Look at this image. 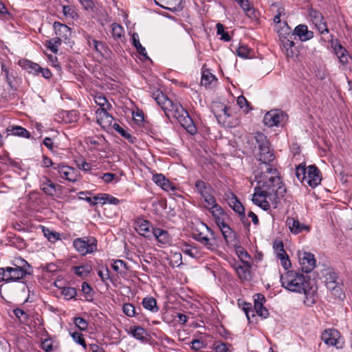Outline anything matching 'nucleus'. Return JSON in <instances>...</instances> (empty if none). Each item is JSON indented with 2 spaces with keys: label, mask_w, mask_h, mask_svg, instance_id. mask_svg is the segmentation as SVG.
<instances>
[{
  "label": "nucleus",
  "mask_w": 352,
  "mask_h": 352,
  "mask_svg": "<svg viewBox=\"0 0 352 352\" xmlns=\"http://www.w3.org/2000/svg\"><path fill=\"white\" fill-rule=\"evenodd\" d=\"M270 146L258 148V160L261 163L255 171L257 186L252 198L253 203L264 210H268L271 204L276 208L279 199L286 192L278 171L270 164L274 160Z\"/></svg>",
  "instance_id": "f257e3e1"
},
{
  "label": "nucleus",
  "mask_w": 352,
  "mask_h": 352,
  "mask_svg": "<svg viewBox=\"0 0 352 352\" xmlns=\"http://www.w3.org/2000/svg\"><path fill=\"white\" fill-rule=\"evenodd\" d=\"M153 98L164 110L168 118L170 117L176 118L186 132H194L195 131V126L192 118L182 105L173 102L160 90H157L153 94Z\"/></svg>",
  "instance_id": "f03ea898"
},
{
  "label": "nucleus",
  "mask_w": 352,
  "mask_h": 352,
  "mask_svg": "<svg viewBox=\"0 0 352 352\" xmlns=\"http://www.w3.org/2000/svg\"><path fill=\"white\" fill-rule=\"evenodd\" d=\"M10 264L11 266L0 267V282H20L33 274L32 265L21 257L14 258Z\"/></svg>",
  "instance_id": "7ed1b4c3"
},
{
  "label": "nucleus",
  "mask_w": 352,
  "mask_h": 352,
  "mask_svg": "<svg viewBox=\"0 0 352 352\" xmlns=\"http://www.w3.org/2000/svg\"><path fill=\"white\" fill-rule=\"evenodd\" d=\"M311 280L308 276H305L294 270L287 271L281 275V285L286 289L296 293H302Z\"/></svg>",
  "instance_id": "20e7f679"
},
{
  "label": "nucleus",
  "mask_w": 352,
  "mask_h": 352,
  "mask_svg": "<svg viewBox=\"0 0 352 352\" xmlns=\"http://www.w3.org/2000/svg\"><path fill=\"white\" fill-rule=\"evenodd\" d=\"M296 176L300 182L309 185L311 188L316 187L322 180L321 173L315 165L307 167L300 164L298 165L296 168Z\"/></svg>",
  "instance_id": "39448f33"
},
{
  "label": "nucleus",
  "mask_w": 352,
  "mask_h": 352,
  "mask_svg": "<svg viewBox=\"0 0 352 352\" xmlns=\"http://www.w3.org/2000/svg\"><path fill=\"white\" fill-rule=\"evenodd\" d=\"M288 121L287 114L280 109H272L263 117V123L270 127L283 126Z\"/></svg>",
  "instance_id": "423d86ee"
},
{
  "label": "nucleus",
  "mask_w": 352,
  "mask_h": 352,
  "mask_svg": "<svg viewBox=\"0 0 352 352\" xmlns=\"http://www.w3.org/2000/svg\"><path fill=\"white\" fill-rule=\"evenodd\" d=\"M73 245L81 255L91 254L97 250V241L94 237L77 238L73 241Z\"/></svg>",
  "instance_id": "0eeeda50"
},
{
  "label": "nucleus",
  "mask_w": 352,
  "mask_h": 352,
  "mask_svg": "<svg viewBox=\"0 0 352 352\" xmlns=\"http://www.w3.org/2000/svg\"><path fill=\"white\" fill-rule=\"evenodd\" d=\"M195 188L205 202V207L214 206L216 202L214 197L212 195L213 189L210 184H206L202 180H197L195 182Z\"/></svg>",
  "instance_id": "6e6552de"
},
{
  "label": "nucleus",
  "mask_w": 352,
  "mask_h": 352,
  "mask_svg": "<svg viewBox=\"0 0 352 352\" xmlns=\"http://www.w3.org/2000/svg\"><path fill=\"white\" fill-rule=\"evenodd\" d=\"M80 199L86 201L92 206H96L98 204H105L109 203L113 205H118L120 201L115 197L107 193H100L93 197H80Z\"/></svg>",
  "instance_id": "1a4fd4ad"
},
{
  "label": "nucleus",
  "mask_w": 352,
  "mask_h": 352,
  "mask_svg": "<svg viewBox=\"0 0 352 352\" xmlns=\"http://www.w3.org/2000/svg\"><path fill=\"white\" fill-rule=\"evenodd\" d=\"M300 269L303 272L309 273L316 267V259L312 253L303 252L298 254Z\"/></svg>",
  "instance_id": "9d476101"
},
{
  "label": "nucleus",
  "mask_w": 352,
  "mask_h": 352,
  "mask_svg": "<svg viewBox=\"0 0 352 352\" xmlns=\"http://www.w3.org/2000/svg\"><path fill=\"white\" fill-rule=\"evenodd\" d=\"M201 228H204L208 233H209V236L206 234L204 237H201V241L199 243L209 250H217L219 245L217 244V237L214 232L204 223H201Z\"/></svg>",
  "instance_id": "9b49d317"
},
{
  "label": "nucleus",
  "mask_w": 352,
  "mask_h": 352,
  "mask_svg": "<svg viewBox=\"0 0 352 352\" xmlns=\"http://www.w3.org/2000/svg\"><path fill=\"white\" fill-rule=\"evenodd\" d=\"M54 170H56L62 179L71 182H75L78 179V174L75 168L65 165L63 163H59L54 166Z\"/></svg>",
  "instance_id": "f8f14e48"
},
{
  "label": "nucleus",
  "mask_w": 352,
  "mask_h": 352,
  "mask_svg": "<svg viewBox=\"0 0 352 352\" xmlns=\"http://www.w3.org/2000/svg\"><path fill=\"white\" fill-rule=\"evenodd\" d=\"M40 186L43 192L51 197L56 195L58 192H60L62 186L52 182L50 178L46 176H43L40 179Z\"/></svg>",
  "instance_id": "ddd939ff"
},
{
  "label": "nucleus",
  "mask_w": 352,
  "mask_h": 352,
  "mask_svg": "<svg viewBox=\"0 0 352 352\" xmlns=\"http://www.w3.org/2000/svg\"><path fill=\"white\" fill-rule=\"evenodd\" d=\"M96 120L98 124L102 130L111 131V123L114 121L113 118L109 113V111H96Z\"/></svg>",
  "instance_id": "4468645a"
},
{
  "label": "nucleus",
  "mask_w": 352,
  "mask_h": 352,
  "mask_svg": "<svg viewBox=\"0 0 352 352\" xmlns=\"http://www.w3.org/2000/svg\"><path fill=\"white\" fill-rule=\"evenodd\" d=\"M126 331L129 335L131 336L142 343H146L148 340V335L146 330L140 325L131 326L126 329Z\"/></svg>",
  "instance_id": "2eb2a0df"
},
{
  "label": "nucleus",
  "mask_w": 352,
  "mask_h": 352,
  "mask_svg": "<svg viewBox=\"0 0 352 352\" xmlns=\"http://www.w3.org/2000/svg\"><path fill=\"white\" fill-rule=\"evenodd\" d=\"M285 223L290 232L294 234H298L304 230L309 232L311 230L309 226L300 223L298 219L293 217H287Z\"/></svg>",
  "instance_id": "dca6fc26"
},
{
  "label": "nucleus",
  "mask_w": 352,
  "mask_h": 352,
  "mask_svg": "<svg viewBox=\"0 0 352 352\" xmlns=\"http://www.w3.org/2000/svg\"><path fill=\"white\" fill-rule=\"evenodd\" d=\"M293 34L294 37L298 36L299 40L302 42L309 41L314 37V32L309 30L307 25L302 24L297 25L294 28Z\"/></svg>",
  "instance_id": "f3484780"
},
{
  "label": "nucleus",
  "mask_w": 352,
  "mask_h": 352,
  "mask_svg": "<svg viewBox=\"0 0 352 352\" xmlns=\"http://www.w3.org/2000/svg\"><path fill=\"white\" fill-rule=\"evenodd\" d=\"M332 47L333 48L334 53L340 60V63L343 65H347L350 56L346 50L338 41L333 43Z\"/></svg>",
  "instance_id": "a211bd4d"
},
{
  "label": "nucleus",
  "mask_w": 352,
  "mask_h": 352,
  "mask_svg": "<svg viewBox=\"0 0 352 352\" xmlns=\"http://www.w3.org/2000/svg\"><path fill=\"white\" fill-rule=\"evenodd\" d=\"M251 264L249 261H244L236 265L235 269L239 278L242 280H250L251 279Z\"/></svg>",
  "instance_id": "6ab92c4d"
},
{
  "label": "nucleus",
  "mask_w": 352,
  "mask_h": 352,
  "mask_svg": "<svg viewBox=\"0 0 352 352\" xmlns=\"http://www.w3.org/2000/svg\"><path fill=\"white\" fill-rule=\"evenodd\" d=\"M339 332L334 329H325L322 333V340L328 345L334 346L337 344Z\"/></svg>",
  "instance_id": "aec40b11"
},
{
  "label": "nucleus",
  "mask_w": 352,
  "mask_h": 352,
  "mask_svg": "<svg viewBox=\"0 0 352 352\" xmlns=\"http://www.w3.org/2000/svg\"><path fill=\"white\" fill-rule=\"evenodd\" d=\"M94 101L99 106L96 111H109L112 109L111 104L102 94H97L94 96Z\"/></svg>",
  "instance_id": "412c9836"
},
{
  "label": "nucleus",
  "mask_w": 352,
  "mask_h": 352,
  "mask_svg": "<svg viewBox=\"0 0 352 352\" xmlns=\"http://www.w3.org/2000/svg\"><path fill=\"white\" fill-rule=\"evenodd\" d=\"M155 3L160 7L170 10L177 11L180 7L182 0H154Z\"/></svg>",
  "instance_id": "4be33fe9"
},
{
  "label": "nucleus",
  "mask_w": 352,
  "mask_h": 352,
  "mask_svg": "<svg viewBox=\"0 0 352 352\" xmlns=\"http://www.w3.org/2000/svg\"><path fill=\"white\" fill-rule=\"evenodd\" d=\"M226 243L228 245H232L236 243V236L231 228L227 224L220 229Z\"/></svg>",
  "instance_id": "5701e85b"
},
{
  "label": "nucleus",
  "mask_w": 352,
  "mask_h": 352,
  "mask_svg": "<svg viewBox=\"0 0 352 352\" xmlns=\"http://www.w3.org/2000/svg\"><path fill=\"white\" fill-rule=\"evenodd\" d=\"M53 27L56 34L60 38H65L66 39L71 34V29L67 25L58 21H55Z\"/></svg>",
  "instance_id": "b1692460"
},
{
  "label": "nucleus",
  "mask_w": 352,
  "mask_h": 352,
  "mask_svg": "<svg viewBox=\"0 0 352 352\" xmlns=\"http://www.w3.org/2000/svg\"><path fill=\"white\" fill-rule=\"evenodd\" d=\"M302 293L305 294L304 302L306 305L311 307L316 302V291L311 286V282Z\"/></svg>",
  "instance_id": "393cba45"
},
{
  "label": "nucleus",
  "mask_w": 352,
  "mask_h": 352,
  "mask_svg": "<svg viewBox=\"0 0 352 352\" xmlns=\"http://www.w3.org/2000/svg\"><path fill=\"white\" fill-rule=\"evenodd\" d=\"M58 118L61 122L65 124H70L78 120V116L76 111H63L58 114Z\"/></svg>",
  "instance_id": "a878e982"
},
{
  "label": "nucleus",
  "mask_w": 352,
  "mask_h": 352,
  "mask_svg": "<svg viewBox=\"0 0 352 352\" xmlns=\"http://www.w3.org/2000/svg\"><path fill=\"white\" fill-rule=\"evenodd\" d=\"M276 32L279 36L280 40L294 36L293 32L286 22H283L280 25H276Z\"/></svg>",
  "instance_id": "bb28decb"
},
{
  "label": "nucleus",
  "mask_w": 352,
  "mask_h": 352,
  "mask_svg": "<svg viewBox=\"0 0 352 352\" xmlns=\"http://www.w3.org/2000/svg\"><path fill=\"white\" fill-rule=\"evenodd\" d=\"M153 233L159 243L163 245H168L170 243V236L166 230L156 228L153 230Z\"/></svg>",
  "instance_id": "cd10ccee"
},
{
  "label": "nucleus",
  "mask_w": 352,
  "mask_h": 352,
  "mask_svg": "<svg viewBox=\"0 0 352 352\" xmlns=\"http://www.w3.org/2000/svg\"><path fill=\"white\" fill-rule=\"evenodd\" d=\"M293 39L294 36L280 39L283 50L285 51V53L287 57H293L294 54V52L292 48L294 47L295 43Z\"/></svg>",
  "instance_id": "c85d7f7f"
},
{
  "label": "nucleus",
  "mask_w": 352,
  "mask_h": 352,
  "mask_svg": "<svg viewBox=\"0 0 352 352\" xmlns=\"http://www.w3.org/2000/svg\"><path fill=\"white\" fill-rule=\"evenodd\" d=\"M149 222L144 219H138L136 222L135 230L142 236L144 237L148 236L150 232Z\"/></svg>",
  "instance_id": "c756f323"
},
{
  "label": "nucleus",
  "mask_w": 352,
  "mask_h": 352,
  "mask_svg": "<svg viewBox=\"0 0 352 352\" xmlns=\"http://www.w3.org/2000/svg\"><path fill=\"white\" fill-rule=\"evenodd\" d=\"M142 304L144 309L149 310L153 313H156L159 311V307L157 305V301L153 297L147 296L144 298Z\"/></svg>",
  "instance_id": "7c9ffc66"
},
{
  "label": "nucleus",
  "mask_w": 352,
  "mask_h": 352,
  "mask_svg": "<svg viewBox=\"0 0 352 352\" xmlns=\"http://www.w3.org/2000/svg\"><path fill=\"white\" fill-rule=\"evenodd\" d=\"M230 205L239 214L241 219L245 217L244 207L235 195H233V197L230 199Z\"/></svg>",
  "instance_id": "2f4dec72"
},
{
  "label": "nucleus",
  "mask_w": 352,
  "mask_h": 352,
  "mask_svg": "<svg viewBox=\"0 0 352 352\" xmlns=\"http://www.w3.org/2000/svg\"><path fill=\"white\" fill-rule=\"evenodd\" d=\"M234 247L236 254L241 261V263L244 261H248L250 259V256L247 252V251L240 245H238L236 243L232 245Z\"/></svg>",
  "instance_id": "473e14b6"
},
{
  "label": "nucleus",
  "mask_w": 352,
  "mask_h": 352,
  "mask_svg": "<svg viewBox=\"0 0 352 352\" xmlns=\"http://www.w3.org/2000/svg\"><path fill=\"white\" fill-rule=\"evenodd\" d=\"M21 65L29 73L33 74H38V69H41V66L39 65L28 60H23Z\"/></svg>",
  "instance_id": "72a5a7b5"
},
{
  "label": "nucleus",
  "mask_w": 352,
  "mask_h": 352,
  "mask_svg": "<svg viewBox=\"0 0 352 352\" xmlns=\"http://www.w3.org/2000/svg\"><path fill=\"white\" fill-rule=\"evenodd\" d=\"M206 208L212 214V217L214 218L227 216V214L224 212L223 208L217 203H214V206H206Z\"/></svg>",
  "instance_id": "f704fd0d"
},
{
  "label": "nucleus",
  "mask_w": 352,
  "mask_h": 352,
  "mask_svg": "<svg viewBox=\"0 0 352 352\" xmlns=\"http://www.w3.org/2000/svg\"><path fill=\"white\" fill-rule=\"evenodd\" d=\"M92 270V267L89 265H83L80 266H75L74 267V273L79 277L87 276Z\"/></svg>",
  "instance_id": "c9c22d12"
},
{
  "label": "nucleus",
  "mask_w": 352,
  "mask_h": 352,
  "mask_svg": "<svg viewBox=\"0 0 352 352\" xmlns=\"http://www.w3.org/2000/svg\"><path fill=\"white\" fill-rule=\"evenodd\" d=\"M42 230L44 236L50 242L54 243L60 239V235L57 232H54L50 229L45 228L44 226L42 227Z\"/></svg>",
  "instance_id": "e433bc0d"
},
{
  "label": "nucleus",
  "mask_w": 352,
  "mask_h": 352,
  "mask_svg": "<svg viewBox=\"0 0 352 352\" xmlns=\"http://www.w3.org/2000/svg\"><path fill=\"white\" fill-rule=\"evenodd\" d=\"M213 349L216 352H232V346L229 343L215 341L213 344Z\"/></svg>",
  "instance_id": "4c0bfd02"
},
{
  "label": "nucleus",
  "mask_w": 352,
  "mask_h": 352,
  "mask_svg": "<svg viewBox=\"0 0 352 352\" xmlns=\"http://www.w3.org/2000/svg\"><path fill=\"white\" fill-rule=\"evenodd\" d=\"M217 79L214 75L210 73L208 70L204 71L202 73L201 83L205 87L210 85L212 82L216 81Z\"/></svg>",
  "instance_id": "58836bf2"
},
{
  "label": "nucleus",
  "mask_w": 352,
  "mask_h": 352,
  "mask_svg": "<svg viewBox=\"0 0 352 352\" xmlns=\"http://www.w3.org/2000/svg\"><path fill=\"white\" fill-rule=\"evenodd\" d=\"M83 294L85 295V298L86 300L87 301H92L94 298V292L91 287V285L87 283L83 282L82 284V289H81Z\"/></svg>",
  "instance_id": "ea45409f"
},
{
  "label": "nucleus",
  "mask_w": 352,
  "mask_h": 352,
  "mask_svg": "<svg viewBox=\"0 0 352 352\" xmlns=\"http://www.w3.org/2000/svg\"><path fill=\"white\" fill-rule=\"evenodd\" d=\"M132 41L133 45L136 48L138 53L142 55L143 56L148 58L146 49L140 44L139 41V36L137 33H134L132 35Z\"/></svg>",
  "instance_id": "a19ab883"
},
{
  "label": "nucleus",
  "mask_w": 352,
  "mask_h": 352,
  "mask_svg": "<svg viewBox=\"0 0 352 352\" xmlns=\"http://www.w3.org/2000/svg\"><path fill=\"white\" fill-rule=\"evenodd\" d=\"M133 120L137 125L146 128L145 125L146 123L144 120V113L142 111L138 109L136 111H133Z\"/></svg>",
  "instance_id": "79ce46f5"
},
{
  "label": "nucleus",
  "mask_w": 352,
  "mask_h": 352,
  "mask_svg": "<svg viewBox=\"0 0 352 352\" xmlns=\"http://www.w3.org/2000/svg\"><path fill=\"white\" fill-rule=\"evenodd\" d=\"M61 44V39L59 37L52 38L47 41L46 46L54 53H57L58 47Z\"/></svg>",
  "instance_id": "37998d69"
},
{
  "label": "nucleus",
  "mask_w": 352,
  "mask_h": 352,
  "mask_svg": "<svg viewBox=\"0 0 352 352\" xmlns=\"http://www.w3.org/2000/svg\"><path fill=\"white\" fill-rule=\"evenodd\" d=\"M263 303L264 302H256L254 305V309L259 316L266 318L269 316V311L263 307Z\"/></svg>",
  "instance_id": "c03bdc74"
},
{
  "label": "nucleus",
  "mask_w": 352,
  "mask_h": 352,
  "mask_svg": "<svg viewBox=\"0 0 352 352\" xmlns=\"http://www.w3.org/2000/svg\"><path fill=\"white\" fill-rule=\"evenodd\" d=\"M254 138L256 139L258 148H264V146H271L269 140L267 139V137L265 135V133H256Z\"/></svg>",
  "instance_id": "a18cd8bd"
},
{
  "label": "nucleus",
  "mask_w": 352,
  "mask_h": 352,
  "mask_svg": "<svg viewBox=\"0 0 352 352\" xmlns=\"http://www.w3.org/2000/svg\"><path fill=\"white\" fill-rule=\"evenodd\" d=\"M111 28H112V35L114 38H120L121 37H122L123 33H124V30L120 25H119L116 23H113L111 25Z\"/></svg>",
  "instance_id": "49530a36"
},
{
  "label": "nucleus",
  "mask_w": 352,
  "mask_h": 352,
  "mask_svg": "<svg viewBox=\"0 0 352 352\" xmlns=\"http://www.w3.org/2000/svg\"><path fill=\"white\" fill-rule=\"evenodd\" d=\"M73 340L78 344H80L85 350L87 349V345L86 344L85 340L83 338V336L81 333L74 332L70 333Z\"/></svg>",
  "instance_id": "de8ad7c7"
},
{
  "label": "nucleus",
  "mask_w": 352,
  "mask_h": 352,
  "mask_svg": "<svg viewBox=\"0 0 352 352\" xmlns=\"http://www.w3.org/2000/svg\"><path fill=\"white\" fill-rule=\"evenodd\" d=\"M229 110H230L229 107H224L223 110H222L223 115L220 114L219 116H217V118L218 121L219 122H221V121L222 120L224 126H226V127H230L231 126L229 124V123H226V120L227 118H229L230 116L229 113H228Z\"/></svg>",
  "instance_id": "09e8293b"
},
{
  "label": "nucleus",
  "mask_w": 352,
  "mask_h": 352,
  "mask_svg": "<svg viewBox=\"0 0 352 352\" xmlns=\"http://www.w3.org/2000/svg\"><path fill=\"white\" fill-rule=\"evenodd\" d=\"M217 32L218 35L221 36V39L224 41H229L231 39L228 33L225 32L224 26L221 23L217 24Z\"/></svg>",
  "instance_id": "8fccbe9b"
},
{
  "label": "nucleus",
  "mask_w": 352,
  "mask_h": 352,
  "mask_svg": "<svg viewBox=\"0 0 352 352\" xmlns=\"http://www.w3.org/2000/svg\"><path fill=\"white\" fill-rule=\"evenodd\" d=\"M181 250L186 254L188 255L192 258L195 257V253L194 251H196L195 248L191 247L189 244L186 243H181L180 245Z\"/></svg>",
  "instance_id": "3c124183"
},
{
  "label": "nucleus",
  "mask_w": 352,
  "mask_h": 352,
  "mask_svg": "<svg viewBox=\"0 0 352 352\" xmlns=\"http://www.w3.org/2000/svg\"><path fill=\"white\" fill-rule=\"evenodd\" d=\"M62 294L67 300L74 298L76 296V289L74 287H64L62 289Z\"/></svg>",
  "instance_id": "603ef678"
},
{
  "label": "nucleus",
  "mask_w": 352,
  "mask_h": 352,
  "mask_svg": "<svg viewBox=\"0 0 352 352\" xmlns=\"http://www.w3.org/2000/svg\"><path fill=\"white\" fill-rule=\"evenodd\" d=\"M123 312L129 317H133L137 315L135 307L131 303H126L123 305Z\"/></svg>",
  "instance_id": "864d4df0"
},
{
  "label": "nucleus",
  "mask_w": 352,
  "mask_h": 352,
  "mask_svg": "<svg viewBox=\"0 0 352 352\" xmlns=\"http://www.w3.org/2000/svg\"><path fill=\"white\" fill-rule=\"evenodd\" d=\"M94 47L95 50L101 55L107 52V47L104 43L96 40H93Z\"/></svg>",
  "instance_id": "5fc2aeb1"
},
{
  "label": "nucleus",
  "mask_w": 352,
  "mask_h": 352,
  "mask_svg": "<svg viewBox=\"0 0 352 352\" xmlns=\"http://www.w3.org/2000/svg\"><path fill=\"white\" fill-rule=\"evenodd\" d=\"M74 322L80 331H85L87 329V322L81 317L74 318Z\"/></svg>",
  "instance_id": "6e6d98bb"
},
{
  "label": "nucleus",
  "mask_w": 352,
  "mask_h": 352,
  "mask_svg": "<svg viewBox=\"0 0 352 352\" xmlns=\"http://www.w3.org/2000/svg\"><path fill=\"white\" fill-rule=\"evenodd\" d=\"M14 316L19 319L21 322H26L28 315L21 309L16 308L13 310Z\"/></svg>",
  "instance_id": "4d7b16f0"
},
{
  "label": "nucleus",
  "mask_w": 352,
  "mask_h": 352,
  "mask_svg": "<svg viewBox=\"0 0 352 352\" xmlns=\"http://www.w3.org/2000/svg\"><path fill=\"white\" fill-rule=\"evenodd\" d=\"M251 50L246 45H240L237 50V55L241 58H249Z\"/></svg>",
  "instance_id": "13d9d810"
},
{
  "label": "nucleus",
  "mask_w": 352,
  "mask_h": 352,
  "mask_svg": "<svg viewBox=\"0 0 352 352\" xmlns=\"http://www.w3.org/2000/svg\"><path fill=\"white\" fill-rule=\"evenodd\" d=\"M203 230H205V229L201 228V226L200 225L199 227L195 228L193 230V232H192L193 238L198 242L201 241V237H204L206 236V234Z\"/></svg>",
  "instance_id": "bf43d9fd"
},
{
  "label": "nucleus",
  "mask_w": 352,
  "mask_h": 352,
  "mask_svg": "<svg viewBox=\"0 0 352 352\" xmlns=\"http://www.w3.org/2000/svg\"><path fill=\"white\" fill-rule=\"evenodd\" d=\"M112 268L116 272H120L121 268L128 269L126 263L122 260H116L112 265Z\"/></svg>",
  "instance_id": "052dcab7"
},
{
  "label": "nucleus",
  "mask_w": 352,
  "mask_h": 352,
  "mask_svg": "<svg viewBox=\"0 0 352 352\" xmlns=\"http://www.w3.org/2000/svg\"><path fill=\"white\" fill-rule=\"evenodd\" d=\"M79 2L85 10H94V3L93 2L92 0H79Z\"/></svg>",
  "instance_id": "680f3d73"
},
{
  "label": "nucleus",
  "mask_w": 352,
  "mask_h": 352,
  "mask_svg": "<svg viewBox=\"0 0 352 352\" xmlns=\"http://www.w3.org/2000/svg\"><path fill=\"white\" fill-rule=\"evenodd\" d=\"M166 178L162 174H155L153 175V181L159 186H162L166 181Z\"/></svg>",
  "instance_id": "e2e57ef3"
},
{
  "label": "nucleus",
  "mask_w": 352,
  "mask_h": 352,
  "mask_svg": "<svg viewBox=\"0 0 352 352\" xmlns=\"http://www.w3.org/2000/svg\"><path fill=\"white\" fill-rule=\"evenodd\" d=\"M41 348L45 352H51L53 351L52 342L50 340L45 339L41 342Z\"/></svg>",
  "instance_id": "0e129e2a"
},
{
  "label": "nucleus",
  "mask_w": 352,
  "mask_h": 352,
  "mask_svg": "<svg viewBox=\"0 0 352 352\" xmlns=\"http://www.w3.org/2000/svg\"><path fill=\"white\" fill-rule=\"evenodd\" d=\"M309 15L313 21H318V22L319 21V20H320L322 19V15L320 12H319L318 11L314 10V9H311L309 11Z\"/></svg>",
  "instance_id": "69168bd1"
},
{
  "label": "nucleus",
  "mask_w": 352,
  "mask_h": 352,
  "mask_svg": "<svg viewBox=\"0 0 352 352\" xmlns=\"http://www.w3.org/2000/svg\"><path fill=\"white\" fill-rule=\"evenodd\" d=\"M98 275L103 283H105L110 278L109 270L107 267L105 268V272L99 270L98 272Z\"/></svg>",
  "instance_id": "338daca9"
},
{
  "label": "nucleus",
  "mask_w": 352,
  "mask_h": 352,
  "mask_svg": "<svg viewBox=\"0 0 352 352\" xmlns=\"http://www.w3.org/2000/svg\"><path fill=\"white\" fill-rule=\"evenodd\" d=\"M42 163H43V166H45L46 168L52 166L54 169V166L58 164L56 163H54L50 157H48L45 155L43 156Z\"/></svg>",
  "instance_id": "774afa93"
}]
</instances>
